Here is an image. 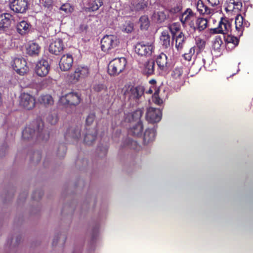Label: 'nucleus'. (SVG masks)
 <instances>
[{"instance_id": "603ef678", "label": "nucleus", "mask_w": 253, "mask_h": 253, "mask_svg": "<svg viewBox=\"0 0 253 253\" xmlns=\"http://www.w3.org/2000/svg\"><path fill=\"white\" fill-rule=\"evenodd\" d=\"M213 12V9L209 8L208 6H205L203 9L202 14H210Z\"/></svg>"}, {"instance_id": "aec40b11", "label": "nucleus", "mask_w": 253, "mask_h": 253, "mask_svg": "<svg viewBox=\"0 0 253 253\" xmlns=\"http://www.w3.org/2000/svg\"><path fill=\"white\" fill-rule=\"evenodd\" d=\"M40 46L35 42H31L27 47V53L30 55L34 56L38 55L40 51Z\"/></svg>"}, {"instance_id": "c85d7f7f", "label": "nucleus", "mask_w": 253, "mask_h": 253, "mask_svg": "<svg viewBox=\"0 0 253 253\" xmlns=\"http://www.w3.org/2000/svg\"><path fill=\"white\" fill-rule=\"evenodd\" d=\"M184 41V36L182 32H180L178 35L175 37V47L177 50H179L182 48Z\"/></svg>"}, {"instance_id": "a19ab883", "label": "nucleus", "mask_w": 253, "mask_h": 253, "mask_svg": "<svg viewBox=\"0 0 253 253\" xmlns=\"http://www.w3.org/2000/svg\"><path fill=\"white\" fill-rule=\"evenodd\" d=\"M195 53V49L194 47H191L189 50L188 53H186L183 54V56L185 60L187 61H190L193 55Z\"/></svg>"}, {"instance_id": "9d476101", "label": "nucleus", "mask_w": 253, "mask_h": 253, "mask_svg": "<svg viewBox=\"0 0 253 253\" xmlns=\"http://www.w3.org/2000/svg\"><path fill=\"white\" fill-rule=\"evenodd\" d=\"M162 117V112L160 109L150 107L148 109L146 118L147 120L152 123L159 122Z\"/></svg>"}, {"instance_id": "8fccbe9b", "label": "nucleus", "mask_w": 253, "mask_h": 253, "mask_svg": "<svg viewBox=\"0 0 253 253\" xmlns=\"http://www.w3.org/2000/svg\"><path fill=\"white\" fill-rule=\"evenodd\" d=\"M133 30V26L132 23H127L124 28V31L129 33H131Z\"/></svg>"}, {"instance_id": "412c9836", "label": "nucleus", "mask_w": 253, "mask_h": 253, "mask_svg": "<svg viewBox=\"0 0 253 253\" xmlns=\"http://www.w3.org/2000/svg\"><path fill=\"white\" fill-rule=\"evenodd\" d=\"M96 136V132L95 130H88L86 133L84 141L87 145H91L95 140Z\"/></svg>"}, {"instance_id": "9b49d317", "label": "nucleus", "mask_w": 253, "mask_h": 253, "mask_svg": "<svg viewBox=\"0 0 253 253\" xmlns=\"http://www.w3.org/2000/svg\"><path fill=\"white\" fill-rule=\"evenodd\" d=\"M49 69L50 67L47 61L42 59L37 63L35 67V72L38 76L44 77L48 74Z\"/></svg>"}, {"instance_id": "dca6fc26", "label": "nucleus", "mask_w": 253, "mask_h": 253, "mask_svg": "<svg viewBox=\"0 0 253 253\" xmlns=\"http://www.w3.org/2000/svg\"><path fill=\"white\" fill-rule=\"evenodd\" d=\"M12 15L8 13H4L0 15V29L7 28L11 25Z\"/></svg>"}, {"instance_id": "37998d69", "label": "nucleus", "mask_w": 253, "mask_h": 253, "mask_svg": "<svg viewBox=\"0 0 253 253\" xmlns=\"http://www.w3.org/2000/svg\"><path fill=\"white\" fill-rule=\"evenodd\" d=\"M222 43V41L220 39H215L213 42V48L215 50H218L220 48Z\"/></svg>"}, {"instance_id": "3c124183", "label": "nucleus", "mask_w": 253, "mask_h": 253, "mask_svg": "<svg viewBox=\"0 0 253 253\" xmlns=\"http://www.w3.org/2000/svg\"><path fill=\"white\" fill-rule=\"evenodd\" d=\"M41 3L43 4L45 7H49L52 4V0H41Z\"/></svg>"}, {"instance_id": "e433bc0d", "label": "nucleus", "mask_w": 253, "mask_h": 253, "mask_svg": "<svg viewBox=\"0 0 253 253\" xmlns=\"http://www.w3.org/2000/svg\"><path fill=\"white\" fill-rule=\"evenodd\" d=\"M183 73V71L181 68L180 67H177L175 68L172 73V77L174 79H178L180 78V77L182 76Z\"/></svg>"}, {"instance_id": "72a5a7b5", "label": "nucleus", "mask_w": 253, "mask_h": 253, "mask_svg": "<svg viewBox=\"0 0 253 253\" xmlns=\"http://www.w3.org/2000/svg\"><path fill=\"white\" fill-rule=\"evenodd\" d=\"M180 27V25L177 23H173L169 25V29L172 35L173 38L176 36L177 33L179 34L180 32H179Z\"/></svg>"}, {"instance_id": "6ab92c4d", "label": "nucleus", "mask_w": 253, "mask_h": 253, "mask_svg": "<svg viewBox=\"0 0 253 253\" xmlns=\"http://www.w3.org/2000/svg\"><path fill=\"white\" fill-rule=\"evenodd\" d=\"M157 63L159 68L162 71H166L167 68V56L161 53L157 58Z\"/></svg>"}, {"instance_id": "f8f14e48", "label": "nucleus", "mask_w": 253, "mask_h": 253, "mask_svg": "<svg viewBox=\"0 0 253 253\" xmlns=\"http://www.w3.org/2000/svg\"><path fill=\"white\" fill-rule=\"evenodd\" d=\"M143 88L141 86L129 87L124 92L126 97L129 99H138L143 94Z\"/></svg>"}, {"instance_id": "49530a36", "label": "nucleus", "mask_w": 253, "mask_h": 253, "mask_svg": "<svg viewBox=\"0 0 253 253\" xmlns=\"http://www.w3.org/2000/svg\"><path fill=\"white\" fill-rule=\"evenodd\" d=\"M196 42L197 46L200 50L202 49L205 47V42L204 40L198 38L196 39Z\"/></svg>"}, {"instance_id": "c756f323", "label": "nucleus", "mask_w": 253, "mask_h": 253, "mask_svg": "<svg viewBox=\"0 0 253 253\" xmlns=\"http://www.w3.org/2000/svg\"><path fill=\"white\" fill-rule=\"evenodd\" d=\"M39 101L40 103L45 106L51 105L53 103L52 98L49 95H41L39 99Z\"/></svg>"}, {"instance_id": "20e7f679", "label": "nucleus", "mask_w": 253, "mask_h": 253, "mask_svg": "<svg viewBox=\"0 0 253 253\" xmlns=\"http://www.w3.org/2000/svg\"><path fill=\"white\" fill-rule=\"evenodd\" d=\"M154 50V46L152 43L144 42H138L134 47L136 53L140 56H149Z\"/></svg>"}, {"instance_id": "6e6552de", "label": "nucleus", "mask_w": 253, "mask_h": 253, "mask_svg": "<svg viewBox=\"0 0 253 253\" xmlns=\"http://www.w3.org/2000/svg\"><path fill=\"white\" fill-rule=\"evenodd\" d=\"M10 9L16 13H24L28 9L27 0H13L9 3Z\"/></svg>"}, {"instance_id": "1a4fd4ad", "label": "nucleus", "mask_w": 253, "mask_h": 253, "mask_svg": "<svg viewBox=\"0 0 253 253\" xmlns=\"http://www.w3.org/2000/svg\"><path fill=\"white\" fill-rule=\"evenodd\" d=\"M20 104L25 109L31 110L35 107V99L29 93H23L20 96Z\"/></svg>"}, {"instance_id": "f257e3e1", "label": "nucleus", "mask_w": 253, "mask_h": 253, "mask_svg": "<svg viewBox=\"0 0 253 253\" xmlns=\"http://www.w3.org/2000/svg\"><path fill=\"white\" fill-rule=\"evenodd\" d=\"M143 112L141 110L138 109L132 114L127 116L126 120L130 122L134 123L129 130V134L134 136H141L143 132V127L140 118L142 115Z\"/></svg>"}, {"instance_id": "a18cd8bd", "label": "nucleus", "mask_w": 253, "mask_h": 253, "mask_svg": "<svg viewBox=\"0 0 253 253\" xmlns=\"http://www.w3.org/2000/svg\"><path fill=\"white\" fill-rule=\"evenodd\" d=\"M206 5H205L203 2V1L201 0H199L197 1L196 3V7L198 11L201 14H202L204 8H205Z\"/></svg>"}, {"instance_id": "ea45409f", "label": "nucleus", "mask_w": 253, "mask_h": 253, "mask_svg": "<svg viewBox=\"0 0 253 253\" xmlns=\"http://www.w3.org/2000/svg\"><path fill=\"white\" fill-rule=\"evenodd\" d=\"M93 89L97 92H104L106 91V87L102 84H97L94 85Z\"/></svg>"}, {"instance_id": "ddd939ff", "label": "nucleus", "mask_w": 253, "mask_h": 253, "mask_svg": "<svg viewBox=\"0 0 253 253\" xmlns=\"http://www.w3.org/2000/svg\"><path fill=\"white\" fill-rule=\"evenodd\" d=\"M73 58L71 55L67 54L63 55L59 62L60 69L63 71L69 70L72 67Z\"/></svg>"}, {"instance_id": "5701e85b", "label": "nucleus", "mask_w": 253, "mask_h": 253, "mask_svg": "<svg viewBox=\"0 0 253 253\" xmlns=\"http://www.w3.org/2000/svg\"><path fill=\"white\" fill-rule=\"evenodd\" d=\"M35 130L32 127L28 126L25 127L22 132V137L23 139L28 140L33 139L35 136Z\"/></svg>"}, {"instance_id": "4d7b16f0", "label": "nucleus", "mask_w": 253, "mask_h": 253, "mask_svg": "<svg viewBox=\"0 0 253 253\" xmlns=\"http://www.w3.org/2000/svg\"><path fill=\"white\" fill-rule=\"evenodd\" d=\"M156 83V82L154 80H151V81H150V83L152 84H155Z\"/></svg>"}, {"instance_id": "473e14b6", "label": "nucleus", "mask_w": 253, "mask_h": 253, "mask_svg": "<svg viewBox=\"0 0 253 253\" xmlns=\"http://www.w3.org/2000/svg\"><path fill=\"white\" fill-rule=\"evenodd\" d=\"M102 4V0H92L89 3L88 8L92 11H96Z\"/></svg>"}, {"instance_id": "2eb2a0df", "label": "nucleus", "mask_w": 253, "mask_h": 253, "mask_svg": "<svg viewBox=\"0 0 253 253\" xmlns=\"http://www.w3.org/2000/svg\"><path fill=\"white\" fill-rule=\"evenodd\" d=\"M230 29L231 26L229 21L225 18H222L215 30L216 33H218L228 34Z\"/></svg>"}, {"instance_id": "bb28decb", "label": "nucleus", "mask_w": 253, "mask_h": 253, "mask_svg": "<svg viewBox=\"0 0 253 253\" xmlns=\"http://www.w3.org/2000/svg\"><path fill=\"white\" fill-rule=\"evenodd\" d=\"M193 17L194 13L192 10L190 8H187L185 12L182 14L180 19L181 22L184 24L190 21Z\"/></svg>"}, {"instance_id": "de8ad7c7", "label": "nucleus", "mask_w": 253, "mask_h": 253, "mask_svg": "<svg viewBox=\"0 0 253 253\" xmlns=\"http://www.w3.org/2000/svg\"><path fill=\"white\" fill-rule=\"evenodd\" d=\"M181 6L180 5H176L169 9V12L172 14H175L181 10Z\"/></svg>"}, {"instance_id": "f704fd0d", "label": "nucleus", "mask_w": 253, "mask_h": 253, "mask_svg": "<svg viewBox=\"0 0 253 253\" xmlns=\"http://www.w3.org/2000/svg\"><path fill=\"white\" fill-rule=\"evenodd\" d=\"M69 135L71 137L78 139L81 137V129L79 127L72 128L69 130Z\"/></svg>"}, {"instance_id": "4c0bfd02", "label": "nucleus", "mask_w": 253, "mask_h": 253, "mask_svg": "<svg viewBox=\"0 0 253 253\" xmlns=\"http://www.w3.org/2000/svg\"><path fill=\"white\" fill-rule=\"evenodd\" d=\"M147 1L146 0H138L135 7L137 10L144 9L147 6Z\"/></svg>"}, {"instance_id": "cd10ccee", "label": "nucleus", "mask_w": 253, "mask_h": 253, "mask_svg": "<svg viewBox=\"0 0 253 253\" xmlns=\"http://www.w3.org/2000/svg\"><path fill=\"white\" fill-rule=\"evenodd\" d=\"M225 40L228 47H229L230 45H231L232 48L235 47L238 45L239 42V40L236 37L229 35L225 37Z\"/></svg>"}, {"instance_id": "13d9d810", "label": "nucleus", "mask_w": 253, "mask_h": 253, "mask_svg": "<svg viewBox=\"0 0 253 253\" xmlns=\"http://www.w3.org/2000/svg\"><path fill=\"white\" fill-rule=\"evenodd\" d=\"M61 148L62 149V150H63V155H64V154H65V147H64L63 145L61 146Z\"/></svg>"}, {"instance_id": "c03bdc74", "label": "nucleus", "mask_w": 253, "mask_h": 253, "mask_svg": "<svg viewBox=\"0 0 253 253\" xmlns=\"http://www.w3.org/2000/svg\"><path fill=\"white\" fill-rule=\"evenodd\" d=\"M152 101L156 104H157V105H161L163 102V101L162 99H161L158 96L157 94H155L153 97H152Z\"/></svg>"}, {"instance_id": "4468645a", "label": "nucleus", "mask_w": 253, "mask_h": 253, "mask_svg": "<svg viewBox=\"0 0 253 253\" xmlns=\"http://www.w3.org/2000/svg\"><path fill=\"white\" fill-rule=\"evenodd\" d=\"M64 48L63 41L60 39H56L50 44L49 51L53 54L57 55L63 50Z\"/></svg>"}, {"instance_id": "5fc2aeb1", "label": "nucleus", "mask_w": 253, "mask_h": 253, "mask_svg": "<svg viewBox=\"0 0 253 253\" xmlns=\"http://www.w3.org/2000/svg\"><path fill=\"white\" fill-rule=\"evenodd\" d=\"M209 3L212 6H216L219 4V0H208Z\"/></svg>"}, {"instance_id": "39448f33", "label": "nucleus", "mask_w": 253, "mask_h": 253, "mask_svg": "<svg viewBox=\"0 0 253 253\" xmlns=\"http://www.w3.org/2000/svg\"><path fill=\"white\" fill-rule=\"evenodd\" d=\"M80 102V97L76 92H71L62 95L59 103L63 105H77Z\"/></svg>"}, {"instance_id": "4be33fe9", "label": "nucleus", "mask_w": 253, "mask_h": 253, "mask_svg": "<svg viewBox=\"0 0 253 253\" xmlns=\"http://www.w3.org/2000/svg\"><path fill=\"white\" fill-rule=\"evenodd\" d=\"M160 41L162 44L165 48H168L170 44V37L168 32L165 31L162 33L160 36Z\"/></svg>"}, {"instance_id": "393cba45", "label": "nucleus", "mask_w": 253, "mask_h": 253, "mask_svg": "<svg viewBox=\"0 0 253 253\" xmlns=\"http://www.w3.org/2000/svg\"><path fill=\"white\" fill-rule=\"evenodd\" d=\"M156 136V130L154 129H146L144 134V141L149 143L154 140Z\"/></svg>"}, {"instance_id": "2f4dec72", "label": "nucleus", "mask_w": 253, "mask_h": 253, "mask_svg": "<svg viewBox=\"0 0 253 253\" xmlns=\"http://www.w3.org/2000/svg\"><path fill=\"white\" fill-rule=\"evenodd\" d=\"M58 121V117L55 112H50L46 117V121L51 125H56Z\"/></svg>"}, {"instance_id": "79ce46f5", "label": "nucleus", "mask_w": 253, "mask_h": 253, "mask_svg": "<svg viewBox=\"0 0 253 253\" xmlns=\"http://www.w3.org/2000/svg\"><path fill=\"white\" fill-rule=\"evenodd\" d=\"M43 126V123L42 122H41L40 124H39V127L38 128V136L39 137H41L42 139L43 140H47L48 137H49V135L48 134H45V135L44 136H42V128H40L41 126L42 127Z\"/></svg>"}, {"instance_id": "7c9ffc66", "label": "nucleus", "mask_w": 253, "mask_h": 253, "mask_svg": "<svg viewBox=\"0 0 253 253\" xmlns=\"http://www.w3.org/2000/svg\"><path fill=\"white\" fill-rule=\"evenodd\" d=\"M208 22L206 19L203 18H199L196 22V27L199 31H201L204 30L207 26Z\"/></svg>"}, {"instance_id": "7ed1b4c3", "label": "nucleus", "mask_w": 253, "mask_h": 253, "mask_svg": "<svg viewBox=\"0 0 253 253\" xmlns=\"http://www.w3.org/2000/svg\"><path fill=\"white\" fill-rule=\"evenodd\" d=\"M119 43V40L116 36L106 35L101 41V49L104 52H109L117 47Z\"/></svg>"}, {"instance_id": "c9c22d12", "label": "nucleus", "mask_w": 253, "mask_h": 253, "mask_svg": "<svg viewBox=\"0 0 253 253\" xmlns=\"http://www.w3.org/2000/svg\"><path fill=\"white\" fill-rule=\"evenodd\" d=\"M139 22L142 29H147L149 26V22L146 16H142L140 18Z\"/></svg>"}, {"instance_id": "423d86ee", "label": "nucleus", "mask_w": 253, "mask_h": 253, "mask_svg": "<svg viewBox=\"0 0 253 253\" xmlns=\"http://www.w3.org/2000/svg\"><path fill=\"white\" fill-rule=\"evenodd\" d=\"M89 75V70L87 67L78 66L70 77V80L73 83H77L80 80L85 78Z\"/></svg>"}, {"instance_id": "09e8293b", "label": "nucleus", "mask_w": 253, "mask_h": 253, "mask_svg": "<svg viewBox=\"0 0 253 253\" xmlns=\"http://www.w3.org/2000/svg\"><path fill=\"white\" fill-rule=\"evenodd\" d=\"M95 119V115L93 114H89L86 119V123L88 125L91 124Z\"/></svg>"}, {"instance_id": "6e6d98bb", "label": "nucleus", "mask_w": 253, "mask_h": 253, "mask_svg": "<svg viewBox=\"0 0 253 253\" xmlns=\"http://www.w3.org/2000/svg\"><path fill=\"white\" fill-rule=\"evenodd\" d=\"M147 93L151 94L153 93V89L151 88H150L148 91H146Z\"/></svg>"}, {"instance_id": "b1692460", "label": "nucleus", "mask_w": 253, "mask_h": 253, "mask_svg": "<svg viewBox=\"0 0 253 253\" xmlns=\"http://www.w3.org/2000/svg\"><path fill=\"white\" fill-rule=\"evenodd\" d=\"M235 27L236 29L240 33L241 35L243 30V27L246 25V23H244V18L241 15H238L235 19Z\"/></svg>"}, {"instance_id": "bf43d9fd", "label": "nucleus", "mask_w": 253, "mask_h": 253, "mask_svg": "<svg viewBox=\"0 0 253 253\" xmlns=\"http://www.w3.org/2000/svg\"><path fill=\"white\" fill-rule=\"evenodd\" d=\"M33 198L35 199V200L37 199V198H36V196L35 195L33 196Z\"/></svg>"}, {"instance_id": "864d4df0", "label": "nucleus", "mask_w": 253, "mask_h": 253, "mask_svg": "<svg viewBox=\"0 0 253 253\" xmlns=\"http://www.w3.org/2000/svg\"><path fill=\"white\" fill-rule=\"evenodd\" d=\"M232 3L235 6H236V8L238 9H241L242 7V3L240 1H236L234 0H233Z\"/></svg>"}, {"instance_id": "f03ea898", "label": "nucleus", "mask_w": 253, "mask_h": 253, "mask_svg": "<svg viewBox=\"0 0 253 253\" xmlns=\"http://www.w3.org/2000/svg\"><path fill=\"white\" fill-rule=\"evenodd\" d=\"M126 61L125 58H117L111 61L108 65V72L111 76H117L125 69Z\"/></svg>"}, {"instance_id": "0eeeda50", "label": "nucleus", "mask_w": 253, "mask_h": 253, "mask_svg": "<svg viewBox=\"0 0 253 253\" xmlns=\"http://www.w3.org/2000/svg\"><path fill=\"white\" fill-rule=\"evenodd\" d=\"M12 66L14 70L20 75H23L28 71L27 62L23 58H15Z\"/></svg>"}, {"instance_id": "a878e982", "label": "nucleus", "mask_w": 253, "mask_h": 253, "mask_svg": "<svg viewBox=\"0 0 253 253\" xmlns=\"http://www.w3.org/2000/svg\"><path fill=\"white\" fill-rule=\"evenodd\" d=\"M167 15L163 11L155 12L152 16L153 21L155 22L161 23L166 19Z\"/></svg>"}, {"instance_id": "a211bd4d", "label": "nucleus", "mask_w": 253, "mask_h": 253, "mask_svg": "<svg viewBox=\"0 0 253 253\" xmlns=\"http://www.w3.org/2000/svg\"><path fill=\"white\" fill-rule=\"evenodd\" d=\"M155 61L153 60H149L143 64V72L147 75L154 74L155 71Z\"/></svg>"}, {"instance_id": "58836bf2", "label": "nucleus", "mask_w": 253, "mask_h": 253, "mask_svg": "<svg viewBox=\"0 0 253 253\" xmlns=\"http://www.w3.org/2000/svg\"><path fill=\"white\" fill-rule=\"evenodd\" d=\"M60 10L64 11L65 13H71L73 10V8L70 5L69 3H66L62 4L60 7Z\"/></svg>"}, {"instance_id": "f3484780", "label": "nucleus", "mask_w": 253, "mask_h": 253, "mask_svg": "<svg viewBox=\"0 0 253 253\" xmlns=\"http://www.w3.org/2000/svg\"><path fill=\"white\" fill-rule=\"evenodd\" d=\"M31 28V25L28 22L23 20L17 24V32L21 35H25L28 33Z\"/></svg>"}]
</instances>
